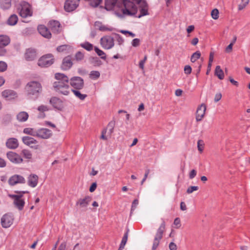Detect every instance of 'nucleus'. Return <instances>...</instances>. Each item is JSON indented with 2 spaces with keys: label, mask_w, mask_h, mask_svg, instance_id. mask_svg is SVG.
<instances>
[{
  "label": "nucleus",
  "mask_w": 250,
  "mask_h": 250,
  "mask_svg": "<svg viewBox=\"0 0 250 250\" xmlns=\"http://www.w3.org/2000/svg\"><path fill=\"white\" fill-rule=\"evenodd\" d=\"M55 78L56 81L53 84L55 91L60 94L67 95L70 89L68 77L64 74L57 73L55 74Z\"/></svg>",
  "instance_id": "1"
},
{
  "label": "nucleus",
  "mask_w": 250,
  "mask_h": 250,
  "mask_svg": "<svg viewBox=\"0 0 250 250\" xmlns=\"http://www.w3.org/2000/svg\"><path fill=\"white\" fill-rule=\"evenodd\" d=\"M138 8L133 2L129 0H123L119 10L116 11L115 15L119 18L136 16Z\"/></svg>",
  "instance_id": "2"
},
{
  "label": "nucleus",
  "mask_w": 250,
  "mask_h": 250,
  "mask_svg": "<svg viewBox=\"0 0 250 250\" xmlns=\"http://www.w3.org/2000/svg\"><path fill=\"white\" fill-rule=\"evenodd\" d=\"M25 89L29 96H35L36 98L39 97L42 91V84L36 81L28 82L26 84Z\"/></svg>",
  "instance_id": "3"
},
{
  "label": "nucleus",
  "mask_w": 250,
  "mask_h": 250,
  "mask_svg": "<svg viewBox=\"0 0 250 250\" xmlns=\"http://www.w3.org/2000/svg\"><path fill=\"white\" fill-rule=\"evenodd\" d=\"M19 14L23 18H26L32 15L31 6L26 1H21L17 7Z\"/></svg>",
  "instance_id": "4"
},
{
  "label": "nucleus",
  "mask_w": 250,
  "mask_h": 250,
  "mask_svg": "<svg viewBox=\"0 0 250 250\" xmlns=\"http://www.w3.org/2000/svg\"><path fill=\"white\" fill-rule=\"evenodd\" d=\"M165 222L163 220L161 225L157 230L153 240L152 250H156L158 247L160 240L162 239L164 232L165 231Z\"/></svg>",
  "instance_id": "5"
},
{
  "label": "nucleus",
  "mask_w": 250,
  "mask_h": 250,
  "mask_svg": "<svg viewBox=\"0 0 250 250\" xmlns=\"http://www.w3.org/2000/svg\"><path fill=\"white\" fill-rule=\"evenodd\" d=\"M136 3L138 5L137 8L140 12V14L136 16V17L141 18L142 17L149 15V6L145 0H141Z\"/></svg>",
  "instance_id": "6"
},
{
  "label": "nucleus",
  "mask_w": 250,
  "mask_h": 250,
  "mask_svg": "<svg viewBox=\"0 0 250 250\" xmlns=\"http://www.w3.org/2000/svg\"><path fill=\"white\" fill-rule=\"evenodd\" d=\"M121 3L119 0H105L104 8L107 10H114L115 14L116 11L120 8Z\"/></svg>",
  "instance_id": "7"
},
{
  "label": "nucleus",
  "mask_w": 250,
  "mask_h": 250,
  "mask_svg": "<svg viewBox=\"0 0 250 250\" xmlns=\"http://www.w3.org/2000/svg\"><path fill=\"white\" fill-rule=\"evenodd\" d=\"M22 141L24 144L29 146L32 149H39L41 148L38 141L34 138L29 136H24L22 138Z\"/></svg>",
  "instance_id": "8"
},
{
  "label": "nucleus",
  "mask_w": 250,
  "mask_h": 250,
  "mask_svg": "<svg viewBox=\"0 0 250 250\" xmlns=\"http://www.w3.org/2000/svg\"><path fill=\"white\" fill-rule=\"evenodd\" d=\"M70 85L73 89H82L84 87V81L80 77H73L69 80Z\"/></svg>",
  "instance_id": "9"
},
{
  "label": "nucleus",
  "mask_w": 250,
  "mask_h": 250,
  "mask_svg": "<svg viewBox=\"0 0 250 250\" xmlns=\"http://www.w3.org/2000/svg\"><path fill=\"white\" fill-rule=\"evenodd\" d=\"M100 43L104 49H110L114 45V40L112 37L105 36L101 39Z\"/></svg>",
  "instance_id": "10"
},
{
  "label": "nucleus",
  "mask_w": 250,
  "mask_h": 250,
  "mask_svg": "<svg viewBox=\"0 0 250 250\" xmlns=\"http://www.w3.org/2000/svg\"><path fill=\"white\" fill-rule=\"evenodd\" d=\"M14 215L11 213H6L1 218V224L3 228H8L13 223Z\"/></svg>",
  "instance_id": "11"
},
{
  "label": "nucleus",
  "mask_w": 250,
  "mask_h": 250,
  "mask_svg": "<svg viewBox=\"0 0 250 250\" xmlns=\"http://www.w3.org/2000/svg\"><path fill=\"white\" fill-rule=\"evenodd\" d=\"M25 178L21 175L15 174L11 176L8 179V183L11 186L17 184H24L25 183Z\"/></svg>",
  "instance_id": "12"
},
{
  "label": "nucleus",
  "mask_w": 250,
  "mask_h": 250,
  "mask_svg": "<svg viewBox=\"0 0 250 250\" xmlns=\"http://www.w3.org/2000/svg\"><path fill=\"white\" fill-rule=\"evenodd\" d=\"M79 2L80 0H66L64 5L65 10L69 12L73 11L79 6Z\"/></svg>",
  "instance_id": "13"
},
{
  "label": "nucleus",
  "mask_w": 250,
  "mask_h": 250,
  "mask_svg": "<svg viewBox=\"0 0 250 250\" xmlns=\"http://www.w3.org/2000/svg\"><path fill=\"white\" fill-rule=\"evenodd\" d=\"M206 110V105L205 104L200 105L196 110V120L197 122L201 121L204 118Z\"/></svg>",
  "instance_id": "14"
},
{
  "label": "nucleus",
  "mask_w": 250,
  "mask_h": 250,
  "mask_svg": "<svg viewBox=\"0 0 250 250\" xmlns=\"http://www.w3.org/2000/svg\"><path fill=\"white\" fill-rule=\"evenodd\" d=\"M7 156L11 162L15 164L21 163L23 161L22 158L20 155L12 151L8 152Z\"/></svg>",
  "instance_id": "15"
},
{
  "label": "nucleus",
  "mask_w": 250,
  "mask_h": 250,
  "mask_svg": "<svg viewBox=\"0 0 250 250\" xmlns=\"http://www.w3.org/2000/svg\"><path fill=\"white\" fill-rule=\"evenodd\" d=\"M52 135L51 131L47 128H41L37 130V136L38 137L47 139L49 138Z\"/></svg>",
  "instance_id": "16"
},
{
  "label": "nucleus",
  "mask_w": 250,
  "mask_h": 250,
  "mask_svg": "<svg viewBox=\"0 0 250 250\" xmlns=\"http://www.w3.org/2000/svg\"><path fill=\"white\" fill-rule=\"evenodd\" d=\"M37 57V53L35 49L28 48L26 50L24 54V58L26 61H33Z\"/></svg>",
  "instance_id": "17"
},
{
  "label": "nucleus",
  "mask_w": 250,
  "mask_h": 250,
  "mask_svg": "<svg viewBox=\"0 0 250 250\" xmlns=\"http://www.w3.org/2000/svg\"><path fill=\"white\" fill-rule=\"evenodd\" d=\"M2 97L7 100L14 99L18 97L17 93L13 90L6 89L1 92Z\"/></svg>",
  "instance_id": "18"
},
{
  "label": "nucleus",
  "mask_w": 250,
  "mask_h": 250,
  "mask_svg": "<svg viewBox=\"0 0 250 250\" xmlns=\"http://www.w3.org/2000/svg\"><path fill=\"white\" fill-rule=\"evenodd\" d=\"M39 177L34 174H31L27 178L28 185L31 188L36 187L38 183Z\"/></svg>",
  "instance_id": "19"
},
{
  "label": "nucleus",
  "mask_w": 250,
  "mask_h": 250,
  "mask_svg": "<svg viewBox=\"0 0 250 250\" xmlns=\"http://www.w3.org/2000/svg\"><path fill=\"white\" fill-rule=\"evenodd\" d=\"M38 30L39 33L44 38L50 39L51 37V34L48 28L43 25H40L38 27Z\"/></svg>",
  "instance_id": "20"
},
{
  "label": "nucleus",
  "mask_w": 250,
  "mask_h": 250,
  "mask_svg": "<svg viewBox=\"0 0 250 250\" xmlns=\"http://www.w3.org/2000/svg\"><path fill=\"white\" fill-rule=\"evenodd\" d=\"M92 198L89 196H86L83 198H81L78 200L76 205L79 206L81 208H86L91 202Z\"/></svg>",
  "instance_id": "21"
},
{
  "label": "nucleus",
  "mask_w": 250,
  "mask_h": 250,
  "mask_svg": "<svg viewBox=\"0 0 250 250\" xmlns=\"http://www.w3.org/2000/svg\"><path fill=\"white\" fill-rule=\"evenodd\" d=\"M50 103L56 108L61 110L63 107L62 101L58 98L53 97L50 100Z\"/></svg>",
  "instance_id": "22"
},
{
  "label": "nucleus",
  "mask_w": 250,
  "mask_h": 250,
  "mask_svg": "<svg viewBox=\"0 0 250 250\" xmlns=\"http://www.w3.org/2000/svg\"><path fill=\"white\" fill-rule=\"evenodd\" d=\"M13 199L14 205L20 210H21L24 206L25 202L22 199H18V197L14 196L13 197H10Z\"/></svg>",
  "instance_id": "23"
},
{
  "label": "nucleus",
  "mask_w": 250,
  "mask_h": 250,
  "mask_svg": "<svg viewBox=\"0 0 250 250\" xmlns=\"http://www.w3.org/2000/svg\"><path fill=\"white\" fill-rule=\"evenodd\" d=\"M6 145L10 149H15L18 147L19 143L17 139L12 138L7 140Z\"/></svg>",
  "instance_id": "24"
},
{
  "label": "nucleus",
  "mask_w": 250,
  "mask_h": 250,
  "mask_svg": "<svg viewBox=\"0 0 250 250\" xmlns=\"http://www.w3.org/2000/svg\"><path fill=\"white\" fill-rule=\"evenodd\" d=\"M60 23L57 21H51L49 22V26L51 30L55 33H58L60 30Z\"/></svg>",
  "instance_id": "25"
},
{
  "label": "nucleus",
  "mask_w": 250,
  "mask_h": 250,
  "mask_svg": "<svg viewBox=\"0 0 250 250\" xmlns=\"http://www.w3.org/2000/svg\"><path fill=\"white\" fill-rule=\"evenodd\" d=\"M39 61L42 62H53L55 59L53 55L52 54L49 53L43 55L40 59Z\"/></svg>",
  "instance_id": "26"
},
{
  "label": "nucleus",
  "mask_w": 250,
  "mask_h": 250,
  "mask_svg": "<svg viewBox=\"0 0 250 250\" xmlns=\"http://www.w3.org/2000/svg\"><path fill=\"white\" fill-rule=\"evenodd\" d=\"M10 39L8 36L0 35V48H3L9 44Z\"/></svg>",
  "instance_id": "27"
},
{
  "label": "nucleus",
  "mask_w": 250,
  "mask_h": 250,
  "mask_svg": "<svg viewBox=\"0 0 250 250\" xmlns=\"http://www.w3.org/2000/svg\"><path fill=\"white\" fill-rule=\"evenodd\" d=\"M12 0H0V8L3 10L9 9L11 7Z\"/></svg>",
  "instance_id": "28"
},
{
  "label": "nucleus",
  "mask_w": 250,
  "mask_h": 250,
  "mask_svg": "<svg viewBox=\"0 0 250 250\" xmlns=\"http://www.w3.org/2000/svg\"><path fill=\"white\" fill-rule=\"evenodd\" d=\"M28 114L24 111L20 112L17 115V120L21 122H25L28 118Z\"/></svg>",
  "instance_id": "29"
},
{
  "label": "nucleus",
  "mask_w": 250,
  "mask_h": 250,
  "mask_svg": "<svg viewBox=\"0 0 250 250\" xmlns=\"http://www.w3.org/2000/svg\"><path fill=\"white\" fill-rule=\"evenodd\" d=\"M18 21V17L16 14L11 15L7 21V23L10 26L16 25Z\"/></svg>",
  "instance_id": "30"
},
{
  "label": "nucleus",
  "mask_w": 250,
  "mask_h": 250,
  "mask_svg": "<svg viewBox=\"0 0 250 250\" xmlns=\"http://www.w3.org/2000/svg\"><path fill=\"white\" fill-rule=\"evenodd\" d=\"M80 89H72V91L74 95L81 100H84L87 97V95L82 93Z\"/></svg>",
  "instance_id": "31"
},
{
  "label": "nucleus",
  "mask_w": 250,
  "mask_h": 250,
  "mask_svg": "<svg viewBox=\"0 0 250 250\" xmlns=\"http://www.w3.org/2000/svg\"><path fill=\"white\" fill-rule=\"evenodd\" d=\"M215 75L220 79H224V74L223 70L221 69L220 66L218 65L216 67L215 70Z\"/></svg>",
  "instance_id": "32"
},
{
  "label": "nucleus",
  "mask_w": 250,
  "mask_h": 250,
  "mask_svg": "<svg viewBox=\"0 0 250 250\" xmlns=\"http://www.w3.org/2000/svg\"><path fill=\"white\" fill-rule=\"evenodd\" d=\"M23 133L33 136H37V130L31 128H25L23 129Z\"/></svg>",
  "instance_id": "33"
},
{
  "label": "nucleus",
  "mask_w": 250,
  "mask_h": 250,
  "mask_svg": "<svg viewBox=\"0 0 250 250\" xmlns=\"http://www.w3.org/2000/svg\"><path fill=\"white\" fill-rule=\"evenodd\" d=\"M15 192L17 193V194H8V196L9 197H13L14 196H17L18 197V199H22V197L23 196V194L24 193H28L29 192L28 191H19V190H16L15 191Z\"/></svg>",
  "instance_id": "34"
},
{
  "label": "nucleus",
  "mask_w": 250,
  "mask_h": 250,
  "mask_svg": "<svg viewBox=\"0 0 250 250\" xmlns=\"http://www.w3.org/2000/svg\"><path fill=\"white\" fill-rule=\"evenodd\" d=\"M115 126V122L111 121L108 124L107 127L106 129H108V134L110 137L112 133L113 132V130Z\"/></svg>",
  "instance_id": "35"
},
{
  "label": "nucleus",
  "mask_w": 250,
  "mask_h": 250,
  "mask_svg": "<svg viewBox=\"0 0 250 250\" xmlns=\"http://www.w3.org/2000/svg\"><path fill=\"white\" fill-rule=\"evenodd\" d=\"M21 154L25 159H31L32 158V154L31 151L28 149H23L21 151Z\"/></svg>",
  "instance_id": "36"
},
{
  "label": "nucleus",
  "mask_w": 250,
  "mask_h": 250,
  "mask_svg": "<svg viewBox=\"0 0 250 250\" xmlns=\"http://www.w3.org/2000/svg\"><path fill=\"white\" fill-rule=\"evenodd\" d=\"M81 46L85 50L89 51L92 50L94 48L93 45L88 42H85L81 43Z\"/></svg>",
  "instance_id": "37"
},
{
  "label": "nucleus",
  "mask_w": 250,
  "mask_h": 250,
  "mask_svg": "<svg viewBox=\"0 0 250 250\" xmlns=\"http://www.w3.org/2000/svg\"><path fill=\"white\" fill-rule=\"evenodd\" d=\"M71 49V47L68 45H62L58 46L57 50L59 52H63L68 51Z\"/></svg>",
  "instance_id": "38"
},
{
  "label": "nucleus",
  "mask_w": 250,
  "mask_h": 250,
  "mask_svg": "<svg viewBox=\"0 0 250 250\" xmlns=\"http://www.w3.org/2000/svg\"><path fill=\"white\" fill-rule=\"evenodd\" d=\"M100 73L98 71H92L89 74V77L91 79L96 80L99 78Z\"/></svg>",
  "instance_id": "39"
},
{
  "label": "nucleus",
  "mask_w": 250,
  "mask_h": 250,
  "mask_svg": "<svg viewBox=\"0 0 250 250\" xmlns=\"http://www.w3.org/2000/svg\"><path fill=\"white\" fill-rule=\"evenodd\" d=\"M201 56V53L199 51H196L194 53L191 57V62H196L198 59L200 58Z\"/></svg>",
  "instance_id": "40"
},
{
  "label": "nucleus",
  "mask_w": 250,
  "mask_h": 250,
  "mask_svg": "<svg viewBox=\"0 0 250 250\" xmlns=\"http://www.w3.org/2000/svg\"><path fill=\"white\" fill-rule=\"evenodd\" d=\"M102 0H91L88 3L91 7H97L102 2Z\"/></svg>",
  "instance_id": "41"
},
{
  "label": "nucleus",
  "mask_w": 250,
  "mask_h": 250,
  "mask_svg": "<svg viewBox=\"0 0 250 250\" xmlns=\"http://www.w3.org/2000/svg\"><path fill=\"white\" fill-rule=\"evenodd\" d=\"M94 50L98 56L101 57L102 59H105L106 55L105 54L101 49L97 47H94Z\"/></svg>",
  "instance_id": "42"
},
{
  "label": "nucleus",
  "mask_w": 250,
  "mask_h": 250,
  "mask_svg": "<svg viewBox=\"0 0 250 250\" xmlns=\"http://www.w3.org/2000/svg\"><path fill=\"white\" fill-rule=\"evenodd\" d=\"M205 144L202 140H199L197 142V147L198 150L201 153L203 152Z\"/></svg>",
  "instance_id": "43"
},
{
  "label": "nucleus",
  "mask_w": 250,
  "mask_h": 250,
  "mask_svg": "<svg viewBox=\"0 0 250 250\" xmlns=\"http://www.w3.org/2000/svg\"><path fill=\"white\" fill-rule=\"evenodd\" d=\"M250 0H241V3L238 5L239 10H242L248 4Z\"/></svg>",
  "instance_id": "44"
},
{
  "label": "nucleus",
  "mask_w": 250,
  "mask_h": 250,
  "mask_svg": "<svg viewBox=\"0 0 250 250\" xmlns=\"http://www.w3.org/2000/svg\"><path fill=\"white\" fill-rule=\"evenodd\" d=\"M199 189L198 186H190L187 189V193L188 194H191L195 191H197Z\"/></svg>",
  "instance_id": "45"
},
{
  "label": "nucleus",
  "mask_w": 250,
  "mask_h": 250,
  "mask_svg": "<svg viewBox=\"0 0 250 250\" xmlns=\"http://www.w3.org/2000/svg\"><path fill=\"white\" fill-rule=\"evenodd\" d=\"M211 15L213 19H218L219 17V11L217 9H214L211 12Z\"/></svg>",
  "instance_id": "46"
},
{
  "label": "nucleus",
  "mask_w": 250,
  "mask_h": 250,
  "mask_svg": "<svg viewBox=\"0 0 250 250\" xmlns=\"http://www.w3.org/2000/svg\"><path fill=\"white\" fill-rule=\"evenodd\" d=\"M84 55L81 52H78L75 55V60L77 61H81L83 58Z\"/></svg>",
  "instance_id": "47"
},
{
  "label": "nucleus",
  "mask_w": 250,
  "mask_h": 250,
  "mask_svg": "<svg viewBox=\"0 0 250 250\" xmlns=\"http://www.w3.org/2000/svg\"><path fill=\"white\" fill-rule=\"evenodd\" d=\"M72 63H62L61 68L63 70H67L72 66Z\"/></svg>",
  "instance_id": "48"
},
{
  "label": "nucleus",
  "mask_w": 250,
  "mask_h": 250,
  "mask_svg": "<svg viewBox=\"0 0 250 250\" xmlns=\"http://www.w3.org/2000/svg\"><path fill=\"white\" fill-rule=\"evenodd\" d=\"M128 238V232H126L125 234L124 237L122 238L121 243L120 244L121 245H122V247L123 246H125V245L126 243L127 240Z\"/></svg>",
  "instance_id": "49"
},
{
  "label": "nucleus",
  "mask_w": 250,
  "mask_h": 250,
  "mask_svg": "<svg viewBox=\"0 0 250 250\" xmlns=\"http://www.w3.org/2000/svg\"><path fill=\"white\" fill-rule=\"evenodd\" d=\"M116 39L118 42V44L120 45L122 44L124 42V40L123 37L118 34L116 35Z\"/></svg>",
  "instance_id": "50"
},
{
  "label": "nucleus",
  "mask_w": 250,
  "mask_h": 250,
  "mask_svg": "<svg viewBox=\"0 0 250 250\" xmlns=\"http://www.w3.org/2000/svg\"><path fill=\"white\" fill-rule=\"evenodd\" d=\"M140 39L136 38L132 40L131 44L134 47H137L140 45Z\"/></svg>",
  "instance_id": "51"
},
{
  "label": "nucleus",
  "mask_w": 250,
  "mask_h": 250,
  "mask_svg": "<svg viewBox=\"0 0 250 250\" xmlns=\"http://www.w3.org/2000/svg\"><path fill=\"white\" fill-rule=\"evenodd\" d=\"M192 70L191 67L189 65H186L184 67V72L186 74H189L191 73Z\"/></svg>",
  "instance_id": "52"
},
{
  "label": "nucleus",
  "mask_w": 250,
  "mask_h": 250,
  "mask_svg": "<svg viewBox=\"0 0 250 250\" xmlns=\"http://www.w3.org/2000/svg\"><path fill=\"white\" fill-rule=\"evenodd\" d=\"M38 110L41 112L46 111L48 110V108L47 106L44 105H41L38 108Z\"/></svg>",
  "instance_id": "53"
},
{
  "label": "nucleus",
  "mask_w": 250,
  "mask_h": 250,
  "mask_svg": "<svg viewBox=\"0 0 250 250\" xmlns=\"http://www.w3.org/2000/svg\"><path fill=\"white\" fill-rule=\"evenodd\" d=\"M66 242H62L58 247L57 250H66Z\"/></svg>",
  "instance_id": "54"
},
{
  "label": "nucleus",
  "mask_w": 250,
  "mask_h": 250,
  "mask_svg": "<svg viewBox=\"0 0 250 250\" xmlns=\"http://www.w3.org/2000/svg\"><path fill=\"white\" fill-rule=\"evenodd\" d=\"M174 224L176 226L177 229L181 227V221L179 218H176L174 219Z\"/></svg>",
  "instance_id": "55"
},
{
  "label": "nucleus",
  "mask_w": 250,
  "mask_h": 250,
  "mask_svg": "<svg viewBox=\"0 0 250 250\" xmlns=\"http://www.w3.org/2000/svg\"><path fill=\"white\" fill-rule=\"evenodd\" d=\"M197 172L195 169H192L189 173V178L190 179L194 178L196 175Z\"/></svg>",
  "instance_id": "56"
},
{
  "label": "nucleus",
  "mask_w": 250,
  "mask_h": 250,
  "mask_svg": "<svg viewBox=\"0 0 250 250\" xmlns=\"http://www.w3.org/2000/svg\"><path fill=\"white\" fill-rule=\"evenodd\" d=\"M168 248L170 250H177V245L173 242H170L169 243Z\"/></svg>",
  "instance_id": "57"
},
{
  "label": "nucleus",
  "mask_w": 250,
  "mask_h": 250,
  "mask_svg": "<svg viewBox=\"0 0 250 250\" xmlns=\"http://www.w3.org/2000/svg\"><path fill=\"white\" fill-rule=\"evenodd\" d=\"M7 68V63H0V72L5 71Z\"/></svg>",
  "instance_id": "58"
},
{
  "label": "nucleus",
  "mask_w": 250,
  "mask_h": 250,
  "mask_svg": "<svg viewBox=\"0 0 250 250\" xmlns=\"http://www.w3.org/2000/svg\"><path fill=\"white\" fill-rule=\"evenodd\" d=\"M222 98V94L220 93H218L216 94L214 97V102H218Z\"/></svg>",
  "instance_id": "59"
},
{
  "label": "nucleus",
  "mask_w": 250,
  "mask_h": 250,
  "mask_svg": "<svg viewBox=\"0 0 250 250\" xmlns=\"http://www.w3.org/2000/svg\"><path fill=\"white\" fill-rule=\"evenodd\" d=\"M106 132H107V129H104L102 131V135H101V138L102 139L104 140H107V138L105 136V134L106 133Z\"/></svg>",
  "instance_id": "60"
},
{
  "label": "nucleus",
  "mask_w": 250,
  "mask_h": 250,
  "mask_svg": "<svg viewBox=\"0 0 250 250\" xmlns=\"http://www.w3.org/2000/svg\"><path fill=\"white\" fill-rule=\"evenodd\" d=\"M97 188V184L96 182L93 183L89 188V191L91 192L94 191Z\"/></svg>",
  "instance_id": "61"
},
{
  "label": "nucleus",
  "mask_w": 250,
  "mask_h": 250,
  "mask_svg": "<svg viewBox=\"0 0 250 250\" xmlns=\"http://www.w3.org/2000/svg\"><path fill=\"white\" fill-rule=\"evenodd\" d=\"M232 43H230L228 46L225 48V52L226 53H230L232 50Z\"/></svg>",
  "instance_id": "62"
},
{
  "label": "nucleus",
  "mask_w": 250,
  "mask_h": 250,
  "mask_svg": "<svg viewBox=\"0 0 250 250\" xmlns=\"http://www.w3.org/2000/svg\"><path fill=\"white\" fill-rule=\"evenodd\" d=\"M180 209L183 211H185V210H187V206H186V204L185 203V202H181Z\"/></svg>",
  "instance_id": "63"
},
{
  "label": "nucleus",
  "mask_w": 250,
  "mask_h": 250,
  "mask_svg": "<svg viewBox=\"0 0 250 250\" xmlns=\"http://www.w3.org/2000/svg\"><path fill=\"white\" fill-rule=\"evenodd\" d=\"M138 200L137 199H135L133 201L132 204V208L131 210H132L134 208H136L137 205L138 204Z\"/></svg>",
  "instance_id": "64"
}]
</instances>
